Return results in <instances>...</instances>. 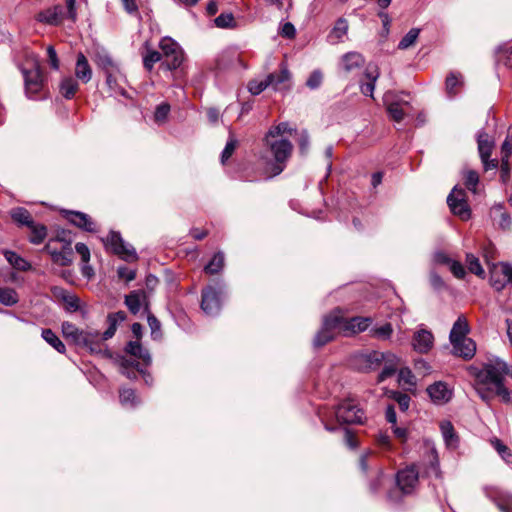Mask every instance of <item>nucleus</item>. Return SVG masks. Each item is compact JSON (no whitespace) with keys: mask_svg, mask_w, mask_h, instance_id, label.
<instances>
[{"mask_svg":"<svg viewBox=\"0 0 512 512\" xmlns=\"http://www.w3.org/2000/svg\"><path fill=\"white\" fill-rule=\"evenodd\" d=\"M511 265L508 263H499L493 267L490 275V283L497 290H503L509 284V273Z\"/></svg>","mask_w":512,"mask_h":512,"instance_id":"obj_17","label":"nucleus"},{"mask_svg":"<svg viewBox=\"0 0 512 512\" xmlns=\"http://www.w3.org/2000/svg\"><path fill=\"white\" fill-rule=\"evenodd\" d=\"M349 24L348 21L341 17L337 19L333 28L328 34V41L331 44H337L344 41L345 36L348 33Z\"/></svg>","mask_w":512,"mask_h":512,"instance_id":"obj_30","label":"nucleus"},{"mask_svg":"<svg viewBox=\"0 0 512 512\" xmlns=\"http://www.w3.org/2000/svg\"><path fill=\"white\" fill-rule=\"evenodd\" d=\"M170 112V106L167 103H161L156 107L154 112V120L158 124H162L166 121L168 114Z\"/></svg>","mask_w":512,"mask_h":512,"instance_id":"obj_59","label":"nucleus"},{"mask_svg":"<svg viewBox=\"0 0 512 512\" xmlns=\"http://www.w3.org/2000/svg\"><path fill=\"white\" fill-rule=\"evenodd\" d=\"M161 60V54L155 50H148L146 54L143 56V64L144 67L151 71L155 63Z\"/></svg>","mask_w":512,"mask_h":512,"instance_id":"obj_55","label":"nucleus"},{"mask_svg":"<svg viewBox=\"0 0 512 512\" xmlns=\"http://www.w3.org/2000/svg\"><path fill=\"white\" fill-rule=\"evenodd\" d=\"M24 77L25 91L29 98H34L43 87V74L35 56L32 59V67L21 68Z\"/></svg>","mask_w":512,"mask_h":512,"instance_id":"obj_6","label":"nucleus"},{"mask_svg":"<svg viewBox=\"0 0 512 512\" xmlns=\"http://www.w3.org/2000/svg\"><path fill=\"white\" fill-rule=\"evenodd\" d=\"M497 61L506 67H512V46L507 48L500 47L497 51Z\"/></svg>","mask_w":512,"mask_h":512,"instance_id":"obj_56","label":"nucleus"},{"mask_svg":"<svg viewBox=\"0 0 512 512\" xmlns=\"http://www.w3.org/2000/svg\"><path fill=\"white\" fill-rule=\"evenodd\" d=\"M298 145L300 153L306 155L310 146V137L306 130L301 131L298 139Z\"/></svg>","mask_w":512,"mask_h":512,"instance_id":"obj_62","label":"nucleus"},{"mask_svg":"<svg viewBox=\"0 0 512 512\" xmlns=\"http://www.w3.org/2000/svg\"><path fill=\"white\" fill-rule=\"evenodd\" d=\"M383 102L392 120L401 122L404 119L405 113L402 106H407L408 101L400 99L393 91H387L383 96Z\"/></svg>","mask_w":512,"mask_h":512,"instance_id":"obj_14","label":"nucleus"},{"mask_svg":"<svg viewBox=\"0 0 512 512\" xmlns=\"http://www.w3.org/2000/svg\"><path fill=\"white\" fill-rule=\"evenodd\" d=\"M61 299L69 311L75 312L80 308V299L75 294L62 291Z\"/></svg>","mask_w":512,"mask_h":512,"instance_id":"obj_49","label":"nucleus"},{"mask_svg":"<svg viewBox=\"0 0 512 512\" xmlns=\"http://www.w3.org/2000/svg\"><path fill=\"white\" fill-rule=\"evenodd\" d=\"M44 249L50 254L52 261L57 265L68 266L73 261V250L69 244L63 246L60 251L53 250L50 243Z\"/></svg>","mask_w":512,"mask_h":512,"instance_id":"obj_24","label":"nucleus"},{"mask_svg":"<svg viewBox=\"0 0 512 512\" xmlns=\"http://www.w3.org/2000/svg\"><path fill=\"white\" fill-rule=\"evenodd\" d=\"M160 48L166 57V66L169 70L177 69L183 60L179 45L171 38L165 37L160 41Z\"/></svg>","mask_w":512,"mask_h":512,"instance_id":"obj_12","label":"nucleus"},{"mask_svg":"<svg viewBox=\"0 0 512 512\" xmlns=\"http://www.w3.org/2000/svg\"><path fill=\"white\" fill-rule=\"evenodd\" d=\"M147 313V322L151 329V336L153 339H158L161 336V324L153 314L149 311Z\"/></svg>","mask_w":512,"mask_h":512,"instance_id":"obj_58","label":"nucleus"},{"mask_svg":"<svg viewBox=\"0 0 512 512\" xmlns=\"http://www.w3.org/2000/svg\"><path fill=\"white\" fill-rule=\"evenodd\" d=\"M268 76H272L270 86L274 90H281L284 84L290 79V73L286 68H282L279 72L271 73Z\"/></svg>","mask_w":512,"mask_h":512,"instance_id":"obj_44","label":"nucleus"},{"mask_svg":"<svg viewBox=\"0 0 512 512\" xmlns=\"http://www.w3.org/2000/svg\"><path fill=\"white\" fill-rule=\"evenodd\" d=\"M224 261V254L222 252H217L204 267V271L210 275L220 273L224 267Z\"/></svg>","mask_w":512,"mask_h":512,"instance_id":"obj_40","label":"nucleus"},{"mask_svg":"<svg viewBox=\"0 0 512 512\" xmlns=\"http://www.w3.org/2000/svg\"><path fill=\"white\" fill-rule=\"evenodd\" d=\"M126 319V314L124 311H118L115 313H111L107 317V322L109 324L108 328L100 334V339L103 345L107 347L105 341L112 338L115 335L117 330V326L122 323Z\"/></svg>","mask_w":512,"mask_h":512,"instance_id":"obj_27","label":"nucleus"},{"mask_svg":"<svg viewBox=\"0 0 512 512\" xmlns=\"http://www.w3.org/2000/svg\"><path fill=\"white\" fill-rule=\"evenodd\" d=\"M364 63V57L360 53L353 51L342 56L340 66L345 73H350L362 67Z\"/></svg>","mask_w":512,"mask_h":512,"instance_id":"obj_29","label":"nucleus"},{"mask_svg":"<svg viewBox=\"0 0 512 512\" xmlns=\"http://www.w3.org/2000/svg\"><path fill=\"white\" fill-rule=\"evenodd\" d=\"M61 329L66 339H70L75 345L85 348L91 354L111 357L108 347L102 344L98 331L93 329L82 330L71 322H63Z\"/></svg>","mask_w":512,"mask_h":512,"instance_id":"obj_3","label":"nucleus"},{"mask_svg":"<svg viewBox=\"0 0 512 512\" xmlns=\"http://www.w3.org/2000/svg\"><path fill=\"white\" fill-rule=\"evenodd\" d=\"M501 159H509L512 154V133L509 132V134L506 136L505 140L502 143L501 146Z\"/></svg>","mask_w":512,"mask_h":512,"instance_id":"obj_63","label":"nucleus"},{"mask_svg":"<svg viewBox=\"0 0 512 512\" xmlns=\"http://www.w3.org/2000/svg\"><path fill=\"white\" fill-rule=\"evenodd\" d=\"M42 338L51 345L57 352L64 353L66 348L60 338L51 330L43 329L41 333Z\"/></svg>","mask_w":512,"mask_h":512,"instance_id":"obj_41","label":"nucleus"},{"mask_svg":"<svg viewBox=\"0 0 512 512\" xmlns=\"http://www.w3.org/2000/svg\"><path fill=\"white\" fill-rule=\"evenodd\" d=\"M447 204L451 212L462 220H468L471 217V210L463 188L455 186L447 197Z\"/></svg>","mask_w":512,"mask_h":512,"instance_id":"obj_9","label":"nucleus"},{"mask_svg":"<svg viewBox=\"0 0 512 512\" xmlns=\"http://www.w3.org/2000/svg\"><path fill=\"white\" fill-rule=\"evenodd\" d=\"M125 304L132 314H137L141 307L144 306L146 312L149 311L146 292L143 290H135L125 296Z\"/></svg>","mask_w":512,"mask_h":512,"instance_id":"obj_22","label":"nucleus"},{"mask_svg":"<svg viewBox=\"0 0 512 512\" xmlns=\"http://www.w3.org/2000/svg\"><path fill=\"white\" fill-rule=\"evenodd\" d=\"M372 319L370 317H352L346 319L341 315L340 329L346 336L363 332L371 325Z\"/></svg>","mask_w":512,"mask_h":512,"instance_id":"obj_16","label":"nucleus"},{"mask_svg":"<svg viewBox=\"0 0 512 512\" xmlns=\"http://www.w3.org/2000/svg\"><path fill=\"white\" fill-rule=\"evenodd\" d=\"M62 12V7L57 5L39 12L37 20L45 24L57 25L61 21Z\"/></svg>","mask_w":512,"mask_h":512,"instance_id":"obj_31","label":"nucleus"},{"mask_svg":"<svg viewBox=\"0 0 512 512\" xmlns=\"http://www.w3.org/2000/svg\"><path fill=\"white\" fill-rule=\"evenodd\" d=\"M378 446L383 450H391L392 444L390 436L385 432H379L376 436Z\"/></svg>","mask_w":512,"mask_h":512,"instance_id":"obj_64","label":"nucleus"},{"mask_svg":"<svg viewBox=\"0 0 512 512\" xmlns=\"http://www.w3.org/2000/svg\"><path fill=\"white\" fill-rule=\"evenodd\" d=\"M341 315L340 311H334L323 318L321 329L314 337L313 345L320 348L332 341L337 333H342L340 329Z\"/></svg>","mask_w":512,"mask_h":512,"instance_id":"obj_4","label":"nucleus"},{"mask_svg":"<svg viewBox=\"0 0 512 512\" xmlns=\"http://www.w3.org/2000/svg\"><path fill=\"white\" fill-rule=\"evenodd\" d=\"M491 444L505 462H512V453L505 444L497 438L493 439Z\"/></svg>","mask_w":512,"mask_h":512,"instance_id":"obj_50","label":"nucleus"},{"mask_svg":"<svg viewBox=\"0 0 512 512\" xmlns=\"http://www.w3.org/2000/svg\"><path fill=\"white\" fill-rule=\"evenodd\" d=\"M400 359L397 355L391 352H384L383 362L384 367L378 375V382H383L387 378L394 375L398 369Z\"/></svg>","mask_w":512,"mask_h":512,"instance_id":"obj_26","label":"nucleus"},{"mask_svg":"<svg viewBox=\"0 0 512 512\" xmlns=\"http://www.w3.org/2000/svg\"><path fill=\"white\" fill-rule=\"evenodd\" d=\"M477 144H478V152L483 164V168L485 171H489L492 169H496L498 167L497 159H490L492 150L494 148V141L489 137V135L480 131L477 135Z\"/></svg>","mask_w":512,"mask_h":512,"instance_id":"obj_11","label":"nucleus"},{"mask_svg":"<svg viewBox=\"0 0 512 512\" xmlns=\"http://www.w3.org/2000/svg\"><path fill=\"white\" fill-rule=\"evenodd\" d=\"M105 77L106 84L113 94L122 96L126 95V91L123 86V84L126 83V77L122 73L120 67L105 73Z\"/></svg>","mask_w":512,"mask_h":512,"instance_id":"obj_21","label":"nucleus"},{"mask_svg":"<svg viewBox=\"0 0 512 512\" xmlns=\"http://www.w3.org/2000/svg\"><path fill=\"white\" fill-rule=\"evenodd\" d=\"M335 415L338 421L347 424H361L365 419L364 411L351 399L341 402L335 411Z\"/></svg>","mask_w":512,"mask_h":512,"instance_id":"obj_7","label":"nucleus"},{"mask_svg":"<svg viewBox=\"0 0 512 512\" xmlns=\"http://www.w3.org/2000/svg\"><path fill=\"white\" fill-rule=\"evenodd\" d=\"M4 256L9 264L17 270L28 271L31 268V265L28 261L13 251L6 250L4 252Z\"/></svg>","mask_w":512,"mask_h":512,"instance_id":"obj_39","label":"nucleus"},{"mask_svg":"<svg viewBox=\"0 0 512 512\" xmlns=\"http://www.w3.org/2000/svg\"><path fill=\"white\" fill-rule=\"evenodd\" d=\"M119 398L121 404L128 408H134L140 403L135 391L129 388L121 389L119 391Z\"/></svg>","mask_w":512,"mask_h":512,"instance_id":"obj_42","label":"nucleus"},{"mask_svg":"<svg viewBox=\"0 0 512 512\" xmlns=\"http://www.w3.org/2000/svg\"><path fill=\"white\" fill-rule=\"evenodd\" d=\"M470 332V326L464 315L458 316L454 322L452 329L449 334V341L451 344L468 338L467 335Z\"/></svg>","mask_w":512,"mask_h":512,"instance_id":"obj_25","label":"nucleus"},{"mask_svg":"<svg viewBox=\"0 0 512 512\" xmlns=\"http://www.w3.org/2000/svg\"><path fill=\"white\" fill-rule=\"evenodd\" d=\"M380 76V71L377 65L368 64L363 73V79L360 81V91L365 96L373 98L375 84Z\"/></svg>","mask_w":512,"mask_h":512,"instance_id":"obj_15","label":"nucleus"},{"mask_svg":"<svg viewBox=\"0 0 512 512\" xmlns=\"http://www.w3.org/2000/svg\"><path fill=\"white\" fill-rule=\"evenodd\" d=\"M466 263H467L468 269L471 273H473L479 277L484 276V269L482 268L480 261L476 256H474L473 254H467Z\"/></svg>","mask_w":512,"mask_h":512,"instance_id":"obj_52","label":"nucleus"},{"mask_svg":"<svg viewBox=\"0 0 512 512\" xmlns=\"http://www.w3.org/2000/svg\"><path fill=\"white\" fill-rule=\"evenodd\" d=\"M419 479V473L415 466H409L397 473L396 483L399 490L403 494H411L417 484Z\"/></svg>","mask_w":512,"mask_h":512,"instance_id":"obj_13","label":"nucleus"},{"mask_svg":"<svg viewBox=\"0 0 512 512\" xmlns=\"http://www.w3.org/2000/svg\"><path fill=\"white\" fill-rule=\"evenodd\" d=\"M452 345V353L455 356L461 357L465 360H470L474 357L476 352V343L471 338H465Z\"/></svg>","mask_w":512,"mask_h":512,"instance_id":"obj_23","label":"nucleus"},{"mask_svg":"<svg viewBox=\"0 0 512 512\" xmlns=\"http://www.w3.org/2000/svg\"><path fill=\"white\" fill-rule=\"evenodd\" d=\"M440 430L446 446L450 449L458 447L459 438L455 433L454 427L450 421H442Z\"/></svg>","mask_w":512,"mask_h":512,"instance_id":"obj_32","label":"nucleus"},{"mask_svg":"<svg viewBox=\"0 0 512 512\" xmlns=\"http://www.w3.org/2000/svg\"><path fill=\"white\" fill-rule=\"evenodd\" d=\"M272 76H267L264 80H252L248 83V90L252 95H259L266 88L270 87Z\"/></svg>","mask_w":512,"mask_h":512,"instance_id":"obj_48","label":"nucleus"},{"mask_svg":"<svg viewBox=\"0 0 512 512\" xmlns=\"http://www.w3.org/2000/svg\"><path fill=\"white\" fill-rule=\"evenodd\" d=\"M237 146V140L234 138L233 135H230L225 148L223 149L221 153V162L224 164L234 153Z\"/></svg>","mask_w":512,"mask_h":512,"instance_id":"obj_57","label":"nucleus"},{"mask_svg":"<svg viewBox=\"0 0 512 512\" xmlns=\"http://www.w3.org/2000/svg\"><path fill=\"white\" fill-rule=\"evenodd\" d=\"M59 89L64 98L71 99L79 89L78 80L72 76H67L60 82Z\"/></svg>","mask_w":512,"mask_h":512,"instance_id":"obj_36","label":"nucleus"},{"mask_svg":"<svg viewBox=\"0 0 512 512\" xmlns=\"http://www.w3.org/2000/svg\"><path fill=\"white\" fill-rule=\"evenodd\" d=\"M64 213L65 218L76 227L86 232H96V223L88 214L72 210L64 211Z\"/></svg>","mask_w":512,"mask_h":512,"instance_id":"obj_19","label":"nucleus"},{"mask_svg":"<svg viewBox=\"0 0 512 512\" xmlns=\"http://www.w3.org/2000/svg\"><path fill=\"white\" fill-rule=\"evenodd\" d=\"M94 62L104 74L119 68V65L106 52H98L94 57Z\"/></svg>","mask_w":512,"mask_h":512,"instance_id":"obj_37","label":"nucleus"},{"mask_svg":"<svg viewBox=\"0 0 512 512\" xmlns=\"http://www.w3.org/2000/svg\"><path fill=\"white\" fill-rule=\"evenodd\" d=\"M104 244L125 261H134L138 258L133 246L125 242L119 232L111 231Z\"/></svg>","mask_w":512,"mask_h":512,"instance_id":"obj_8","label":"nucleus"},{"mask_svg":"<svg viewBox=\"0 0 512 512\" xmlns=\"http://www.w3.org/2000/svg\"><path fill=\"white\" fill-rule=\"evenodd\" d=\"M214 22L215 25L219 28H231L235 24L234 17L231 13L220 14L218 17L215 18Z\"/></svg>","mask_w":512,"mask_h":512,"instance_id":"obj_60","label":"nucleus"},{"mask_svg":"<svg viewBox=\"0 0 512 512\" xmlns=\"http://www.w3.org/2000/svg\"><path fill=\"white\" fill-rule=\"evenodd\" d=\"M75 77L78 81L84 84L88 83L92 78L91 66L83 53H79L77 55Z\"/></svg>","mask_w":512,"mask_h":512,"instance_id":"obj_28","label":"nucleus"},{"mask_svg":"<svg viewBox=\"0 0 512 512\" xmlns=\"http://www.w3.org/2000/svg\"><path fill=\"white\" fill-rule=\"evenodd\" d=\"M420 30L417 28H412L408 31V33L401 39L398 44V48L405 50L411 47L417 40L419 36Z\"/></svg>","mask_w":512,"mask_h":512,"instance_id":"obj_51","label":"nucleus"},{"mask_svg":"<svg viewBox=\"0 0 512 512\" xmlns=\"http://www.w3.org/2000/svg\"><path fill=\"white\" fill-rule=\"evenodd\" d=\"M425 447L427 450V458L429 462V466L427 471L429 473H433L436 477L440 476V468H439V457L437 450L433 443L430 441L425 442Z\"/></svg>","mask_w":512,"mask_h":512,"instance_id":"obj_35","label":"nucleus"},{"mask_svg":"<svg viewBox=\"0 0 512 512\" xmlns=\"http://www.w3.org/2000/svg\"><path fill=\"white\" fill-rule=\"evenodd\" d=\"M427 393L431 400L438 405H443L449 402L452 398L453 392L445 382L438 381L428 386Z\"/></svg>","mask_w":512,"mask_h":512,"instance_id":"obj_18","label":"nucleus"},{"mask_svg":"<svg viewBox=\"0 0 512 512\" xmlns=\"http://www.w3.org/2000/svg\"><path fill=\"white\" fill-rule=\"evenodd\" d=\"M224 288L222 283H216L215 285H208L202 290L201 309L207 316L219 314Z\"/></svg>","mask_w":512,"mask_h":512,"instance_id":"obj_5","label":"nucleus"},{"mask_svg":"<svg viewBox=\"0 0 512 512\" xmlns=\"http://www.w3.org/2000/svg\"><path fill=\"white\" fill-rule=\"evenodd\" d=\"M30 229L29 240L33 244H40L47 236V228L42 224L32 223L28 227Z\"/></svg>","mask_w":512,"mask_h":512,"instance_id":"obj_43","label":"nucleus"},{"mask_svg":"<svg viewBox=\"0 0 512 512\" xmlns=\"http://www.w3.org/2000/svg\"><path fill=\"white\" fill-rule=\"evenodd\" d=\"M10 216L19 225L29 227L34 222L30 212L23 207H16L10 211Z\"/></svg>","mask_w":512,"mask_h":512,"instance_id":"obj_38","label":"nucleus"},{"mask_svg":"<svg viewBox=\"0 0 512 512\" xmlns=\"http://www.w3.org/2000/svg\"><path fill=\"white\" fill-rule=\"evenodd\" d=\"M434 344V336L431 331L420 329L416 331L412 339L413 349L421 354L428 353Z\"/></svg>","mask_w":512,"mask_h":512,"instance_id":"obj_20","label":"nucleus"},{"mask_svg":"<svg viewBox=\"0 0 512 512\" xmlns=\"http://www.w3.org/2000/svg\"><path fill=\"white\" fill-rule=\"evenodd\" d=\"M460 75L456 73H450L446 78V91L450 96H454L456 94V86L461 83Z\"/></svg>","mask_w":512,"mask_h":512,"instance_id":"obj_61","label":"nucleus"},{"mask_svg":"<svg viewBox=\"0 0 512 512\" xmlns=\"http://www.w3.org/2000/svg\"><path fill=\"white\" fill-rule=\"evenodd\" d=\"M18 294L12 288H0V303L5 306H13L18 302Z\"/></svg>","mask_w":512,"mask_h":512,"instance_id":"obj_47","label":"nucleus"},{"mask_svg":"<svg viewBox=\"0 0 512 512\" xmlns=\"http://www.w3.org/2000/svg\"><path fill=\"white\" fill-rule=\"evenodd\" d=\"M491 216L493 217L494 220L498 219V226L501 229L505 230V229L510 228V226L512 224V220H511L509 213H507L504 210L503 204H501V203L495 204L491 208Z\"/></svg>","mask_w":512,"mask_h":512,"instance_id":"obj_34","label":"nucleus"},{"mask_svg":"<svg viewBox=\"0 0 512 512\" xmlns=\"http://www.w3.org/2000/svg\"><path fill=\"white\" fill-rule=\"evenodd\" d=\"M125 351L128 354L142 360L145 365L151 364L152 359H151L150 353L148 352L147 349L143 348L142 345L138 341L128 342L125 347Z\"/></svg>","mask_w":512,"mask_h":512,"instance_id":"obj_33","label":"nucleus"},{"mask_svg":"<svg viewBox=\"0 0 512 512\" xmlns=\"http://www.w3.org/2000/svg\"><path fill=\"white\" fill-rule=\"evenodd\" d=\"M468 371L475 379L474 387L482 400L488 402L493 395H497L505 402L510 401L511 393L504 386V377L510 374L506 362L494 358L483 364L482 368L472 365Z\"/></svg>","mask_w":512,"mask_h":512,"instance_id":"obj_1","label":"nucleus"},{"mask_svg":"<svg viewBox=\"0 0 512 512\" xmlns=\"http://www.w3.org/2000/svg\"><path fill=\"white\" fill-rule=\"evenodd\" d=\"M384 352L370 351L356 353L352 357V365L361 372H370L378 369L383 362Z\"/></svg>","mask_w":512,"mask_h":512,"instance_id":"obj_10","label":"nucleus"},{"mask_svg":"<svg viewBox=\"0 0 512 512\" xmlns=\"http://www.w3.org/2000/svg\"><path fill=\"white\" fill-rule=\"evenodd\" d=\"M294 129L287 122H281L272 126L264 137V154L262 158L266 163V172L271 176H277L287 166L293 151V144L287 138Z\"/></svg>","mask_w":512,"mask_h":512,"instance_id":"obj_2","label":"nucleus"},{"mask_svg":"<svg viewBox=\"0 0 512 512\" xmlns=\"http://www.w3.org/2000/svg\"><path fill=\"white\" fill-rule=\"evenodd\" d=\"M465 186L473 193L477 192V185L479 183V174L475 170L465 169L462 172Z\"/></svg>","mask_w":512,"mask_h":512,"instance_id":"obj_45","label":"nucleus"},{"mask_svg":"<svg viewBox=\"0 0 512 512\" xmlns=\"http://www.w3.org/2000/svg\"><path fill=\"white\" fill-rule=\"evenodd\" d=\"M322 82L323 73L319 69H316L311 72L308 79L306 80V86L311 90H315L321 86Z\"/></svg>","mask_w":512,"mask_h":512,"instance_id":"obj_54","label":"nucleus"},{"mask_svg":"<svg viewBox=\"0 0 512 512\" xmlns=\"http://www.w3.org/2000/svg\"><path fill=\"white\" fill-rule=\"evenodd\" d=\"M266 5L285 14L292 8V0H264Z\"/></svg>","mask_w":512,"mask_h":512,"instance_id":"obj_53","label":"nucleus"},{"mask_svg":"<svg viewBox=\"0 0 512 512\" xmlns=\"http://www.w3.org/2000/svg\"><path fill=\"white\" fill-rule=\"evenodd\" d=\"M393 333V327L390 323H385L379 327H373L370 330V334L373 338L378 340H388Z\"/></svg>","mask_w":512,"mask_h":512,"instance_id":"obj_46","label":"nucleus"}]
</instances>
